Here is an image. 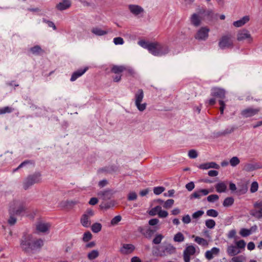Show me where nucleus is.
<instances>
[{
    "label": "nucleus",
    "mask_w": 262,
    "mask_h": 262,
    "mask_svg": "<svg viewBox=\"0 0 262 262\" xmlns=\"http://www.w3.org/2000/svg\"><path fill=\"white\" fill-rule=\"evenodd\" d=\"M20 247L23 251L28 254H33L39 251L43 245L41 239H34L31 234H24L20 240Z\"/></svg>",
    "instance_id": "f257e3e1"
},
{
    "label": "nucleus",
    "mask_w": 262,
    "mask_h": 262,
    "mask_svg": "<svg viewBox=\"0 0 262 262\" xmlns=\"http://www.w3.org/2000/svg\"><path fill=\"white\" fill-rule=\"evenodd\" d=\"M41 173L39 172L29 175L23 182V188L25 190L29 189L34 184L39 183L41 181Z\"/></svg>",
    "instance_id": "f03ea898"
},
{
    "label": "nucleus",
    "mask_w": 262,
    "mask_h": 262,
    "mask_svg": "<svg viewBox=\"0 0 262 262\" xmlns=\"http://www.w3.org/2000/svg\"><path fill=\"white\" fill-rule=\"evenodd\" d=\"M170 51L168 46L161 44L157 42H154L152 54L156 56H162L167 54Z\"/></svg>",
    "instance_id": "7ed1b4c3"
},
{
    "label": "nucleus",
    "mask_w": 262,
    "mask_h": 262,
    "mask_svg": "<svg viewBox=\"0 0 262 262\" xmlns=\"http://www.w3.org/2000/svg\"><path fill=\"white\" fill-rule=\"evenodd\" d=\"M25 204L21 201L14 200L10 204L9 211L10 213L20 214L25 211Z\"/></svg>",
    "instance_id": "20e7f679"
},
{
    "label": "nucleus",
    "mask_w": 262,
    "mask_h": 262,
    "mask_svg": "<svg viewBox=\"0 0 262 262\" xmlns=\"http://www.w3.org/2000/svg\"><path fill=\"white\" fill-rule=\"evenodd\" d=\"M144 98V92L142 89H139L135 94V104L140 112H143L146 108L147 103H142Z\"/></svg>",
    "instance_id": "39448f33"
},
{
    "label": "nucleus",
    "mask_w": 262,
    "mask_h": 262,
    "mask_svg": "<svg viewBox=\"0 0 262 262\" xmlns=\"http://www.w3.org/2000/svg\"><path fill=\"white\" fill-rule=\"evenodd\" d=\"M157 255L163 257L176 252V248L171 244H167L158 247Z\"/></svg>",
    "instance_id": "423d86ee"
},
{
    "label": "nucleus",
    "mask_w": 262,
    "mask_h": 262,
    "mask_svg": "<svg viewBox=\"0 0 262 262\" xmlns=\"http://www.w3.org/2000/svg\"><path fill=\"white\" fill-rule=\"evenodd\" d=\"M94 215V211L91 209H88L81 216L80 223L84 227H89L91 225V218Z\"/></svg>",
    "instance_id": "0eeeda50"
},
{
    "label": "nucleus",
    "mask_w": 262,
    "mask_h": 262,
    "mask_svg": "<svg viewBox=\"0 0 262 262\" xmlns=\"http://www.w3.org/2000/svg\"><path fill=\"white\" fill-rule=\"evenodd\" d=\"M215 14L214 11L211 9H206L203 6H198L191 16H211Z\"/></svg>",
    "instance_id": "6e6552de"
},
{
    "label": "nucleus",
    "mask_w": 262,
    "mask_h": 262,
    "mask_svg": "<svg viewBox=\"0 0 262 262\" xmlns=\"http://www.w3.org/2000/svg\"><path fill=\"white\" fill-rule=\"evenodd\" d=\"M219 46L222 49L232 47V36L230 34L223 36L219 41Z\"/></svg>",
    "instance_id": "1a4fd4ad"
},
{
    "label": "nucleus",
    "mask_w": 262,
    "mask_h": 262,
    "mask_svg": "<svg viewBox=\"0 0 262 262\" xmlns=\"http://www.w3.org/2000/svg\"><path fill=\"white\" fill-rule=\"evenodd\" d=\"M196 249L193 245L187 246L183 251V259L185 262H190L191 256L194 255Z\"/></svg>",
    "instance_id": "9d476101"
},
{
    "label": "nucleus",
    "mask_w": 262,
    "mask_h": 262,
    "mask_svg": "<svg viewBox=\"0 0 262 262\" xmlns=\"http://www.w3.org/2000/svg\"><path fill=\"white\" fill-rule=\"evenodd\" d=\"M237 39L239 41L246 40L248 43L251 42L253 40L249 31L246 30H242L238 32L237 34Z\"/></svg>",
    "instance_id": "9b49d317"
},
{
    "label": "nucleus",
    "mask_w": 262,
    "mask_h": 262,
    "mask_svg": "<svg viewBox=\"0 0 262 262\" xmlns=\"http://www.w3.org/2000/svg\"><path fill=\"white\" fill-rule=\"evenodd\" d=\"M209 29L206 27L201 28L195 35V38L198 40H206L208 37Z\"/></svg>",
    "instance_id": "f8f14e48"
},
{
    "label": "nucleus",
    "mask_w": 262,
    "mask_h": 262,
    "mask_svg": "<svg viewBox=\"0 0 262 262\" xmlns=\"http://www.w3.org/2000/svg\"><path fill=\"white\" fill-rule=\"evenodd\" d=\"M128 10L132 14L135 15H143L144 14V9L137 5H129L128 6Z\"/></svg>",
    "instance_id": "ddd939ff"
},
{
    "label": "nucleus",
    "mask_w": 262,
    "mask_h": 262,
    "mask_svg": "<svg viewBox=\"0 0 262 262\" xmlns=\"http://www.w3.org/2000/svg\"><path fill=\"white\" fill-rule=\"evenodd\" d=\"M210 191L207 189H201L194 191L190 196V199H200L203 196L207 195Z\"/></svg>",
    "instance_id": "4468645a"
},
{
    "label": "nucleus",
    "mask_w": 262,
    "mask_h": 262,
    "mask_svg": "<svg viewBox=\"0 0 262 262\" xmlns=\"http://www.w3.org/2000/svg\"><path fill=\"white\" fill-rule=\"evenodd\" d=\"M259 108H248L243 110L241 114L244 117L248 118L254 116L259 112Z\"/></svg>",
    "instance_id": "2eb2a0df"
},
{
    "label": "nucleus",
    "mask_w": 262,
    "mask_h": 262,
    "mask_svg": "<svg viewBox=\"0 0 262 262\" xmlns=\"http://www.w3.org/2000/svg\"><path fill=\"white\" fill-rule=\"evenodd\" d=\"M135 249V246L132 244H124L120 249L121 253L128 254L132 253Z\"/></svg>",
    "instance_id": "dca6fc26"
},
{
    "label": "nucleus",
    "mask_w": 262,
    "mask_h": 262,
    "mask_svg": "<svg viewBox=\"0 0 262 262\" xmlns=\"http://www.w3.org/2000/svg\"><path fill=\"white\" fill-rule=\"evenodd\" d=\"M211 95L221 99H224L225 97V91L221 89L214 88L211 90Z\"/></svg>",
    "instance_id": "f3484780"
},
{
    "label": "nucleus",
    "mask_w": 262,
    "mask_h": 262,
    "mask_svg": "<svg viewBox=\"0 0 262 262\" xmlns=\"http://www.w3.org/2000/svg\"><path fill=\"white\" fill-rule=\"evenodd\" d=\"M220 252V249L216 247L212 248L210 250H208L205 252V257L210 260L213 258L214 255H217Z\"/></svg>",
    "instance_id": "a211bd4d"
},
{
    "label": "nucleus",
    "mask_w": 262,
    "mask_h": 262,
    "mask_svg": "<svg viewBox=\"0 0 262 262\" xmlns=\"http://www.w3.org/2000/svg\"><path fill=\"white\" fill-rule=\"evenodd\" d=\"M215 188L217 192H225L227 190V184L225 182H220L215 184Z\"/></svg>",
    "instance_id": "6ab92c4d"
},
{
    "label": "nucleus",
    "mask_w": 262,
    "mask_h": 262,
    "mask_svg": "<svg viewBox=\"0 0 262 262\" xmlns=\"http://www.w3.org/2000/svg\"><path fill=\"white\" fill-rule=\"evenodd\" d=\"M259 168L260 166L257 163H247L244 164L243 170L247 172H250Z\"/></svg>",
    "instance_id": "aec40b11"
},
{
    "label": "nucleus",
    "mask_w": 262,
    "mask_h": 262,
    "mask_svg": "<svg viewBox=\"0 0 262 262\" xmlns=\"http://www.w3.org/2000/svg\"><path fill=\"white\" fill-rule=\"evenodd\" d=\"M51 225L48 223L40 222L36 225V229L41 232H46L49 230Z\"/></svg>",
    "instance_id": "412c9836"
},
{
    "label": "nucleus",
    "mask_w": 262,
    "mask_h": 262,
    "mask_svg": "<svg viewBox=\"0 0 262 262\" xmlns=\"http://www.w3.org/2000/svg\"><path fill=\"white\" fill-rule=\"evenodd\" d=\"M138 45L144 49H146L151 54L154 47V42H148L145 40H141L138 41Z\"/></svg>",
    "instance_id": "4be33fe9"
},
{
    "label": "nucleus",
    "mask_w": 262,
    "mask_h": 262,
    "mask_svg": "<svg viewBox=\"0 0 262 262\" xmlns=\"http://www.w3.org/2000/svg\"><path fill=\"white\" fill-rule=\"evenodd\" d=\"M88 69V67H85L83 69H80L74 72L71 77L70 80L71 81H75L78 78L81 76Z\"/></svg>",
    "instance_id": "5701e85b"
},
{
    "label": "nucleus",
    "mask_w": 262,
    "mask_h": 262,
    "mask_svg": "<svg viewBox=\"0 0 262 262\" xmlns=\"http://www.w3.org/2000/svg\"><path fill=\"white\" fill-rule=\"evenodd\" d=\"M71 5L70 0H62L56 6V7L59 10H64L69 8Z\"/></svg>",
    "instance_id": "b1692460"
},
{
    "label": "nucleus",
    "mask_w": 262,
    "mask_h": 262,
    "mask_svg": "<svg viewBox=\"0 0 262 262\" xmlns=\"http://www.w3.org/2000/svg\"><path fill=\"white\" fill-rule=\"evenodd\" d=\"M199 167L201 169H207L210 168L219 169L220 166L216 163L211 162L202 164L199 165Z\"/></svg>",
    "instance_id": "393cba45"
},
{
    "label": "nucleus",
    "mask_w": 262,
    "mask_h": 262,
    "mask_svg": "<svg viewBox=\"0 0 262 262\" xmlns=\"http://www.w3.org/2000/svg\"><path fill=\"white\" fill-rule=\"evenodd\" d=\"M227 252L230 256H235L241 252L237 247L235 246H229L227 248Z\"/></svg>",
    "instance_id": "a878e982"
},
{
    "label": "nucleus",
    "mask_w": 262,
    "mask_h": 262,
    "mask_svg": "<svg viewBox=\"0 0 262 262\" xmlns=\"http://www.w3.org/2000/svg\"><path fill=\"white\" fill-rule=\"evenodd\" d=\"M192 237L194 238V241L199 245L205 247L208 245V242L206 239L199 236H195L194 235H192Z\"/></svg>",
    "instance_id": "bb28decb"
},
{
    "label": "nucleus",
    "mask_w": 262,
    "mask_h": 262,
    "mask_svg": "<svg viewBox=\"0 0 262 262\" xmlns=\"http://www.w3.org/2000/svg\"><path fill=\"white\" fill-rule=\"evenodd\" d=\"M98 195L101 196L103 200L110 199L112 195V193L110 190H106L100 191L98 193Z\"/></svg>",
    "instance_id": "cd10ccee"
},
{
    "label": "nucleus",
    "mask_w": 262,
    "mask_h": 262,
    "mask_svg": "<svg viewBox=\"0 0 262 262\" xmlns=\"http://www.w3.org/2000/svg\"><path fill=\"white\" fill-rule=\"evenodd\" d=\"M125 70L124 66H113L111 69V71L115 74H119Z\"/></svg>",
    "instance_id": "c85d7f7f"
},
{
    "label": "nucleus",
    "mask_w": 262,
    "mask_h": 262,
    "mask_svg": "<svg viewBox=\"0 0 262 262\" xmlns=\"http://www.w3.org/2000/svg\"><path fill=\"white\" fill-rule=\"evenodd\" d=\"M249 20V17H242V19L233 23V25L236 27H240Z\"/></svg>",
    "instance_id": "c756f323"
},
{
    "label": "nucleus",
    "mask_w": 262,
    "mask_h": 262,
    "mask_svg": "<svg viewBox=\"0 0 262 262\" xmlns=\"http://www.w3.org/2000/svg\"><path fill=\"white\" fill-rule=\"evenodd\" d=\"M250 214L255 217L260 219L262 218V208L259 209H253L250 211Z\"/></svg>",
    "instance_id": "7c9ffc66"
},
{
    "label": "nucleus",
    "mask_w": 262,
    "mask_h": 262,
    "mask_svg": "<svg viewBox=\"0 0 262 262\" xmlns=\"http://www.w3.org/2000/svg\"><path fill=\"white\" fill-rule=\"evenodd\" d=\"M92 32L96 35L102 36L106 34L107 31L102 30L99 28L95 27L92 29Z\"/></svg>",
    "instance_id": "2f4dec72"
},
{
    "label": "nucleus",
    "mask_w": 262,
    "mask_h": 262,
    "mask_svg": "<svg viewBox=\"0 0 262 262\" xmlns=\"http://www.w3.org/2000/svg\"><path fill=\"white\" fill-rule=\"evenodd\" d=\"M234 203V199L232 197L226 198L223 203L224 207H228L232 205Z\"/></svg>",
    "instance_id": "473e14b6"
},
{
    "label": "nucleus",
    "mask_w": 262,
    "mask_h": 262,
    "mask_svg": "<svg viewBox=\"0 0 262 262\" xmlns=\"http://www.w3.org/2000/svg\"><path fill=\"white\" fill-rule=\"evenodd\" d=\"M102 225L100 223H95L91 226V229L94 233H98L101 231Z\"/></svg>",
    "instance_id": "72a5a7b5"
},
{
    "label": "nucleus",
    "mask_w": 262,
    "mask_h": 262,
    "mask_svg": "<svg viewBox=\"0 0 262 262\" xmlns=\"http://www.w3.org/2000/svg\"><path fill=\"white\" fill-rule=\"evenodd\" d=\"M30 51L34 55H39L43 52L40 47L37 45L31 48Z\"/></svg>",
    "instance_id": "f704fd0d"
},
{
    "label": "nucleus",
    "mask_w": 262,
    "mask_h": 262,
    "mask_svg": "<svg viewBox=\"0 0 262 262\" xmlns=\"http://www.w3.org/2000/svg\"><path fill=\"white\" fill-rule=\"evenodd\" d=\"M185 237L181 232L177 233L173 237V241L176 242H182L184 241Z\"/></svg>",
    "instance_id": "c9c22d12"
},
{
    "label": "nucleus",
    "mask_w": 262,
    "mask_h": 262,
    "mask_svg": "<svg viewBox=\"0 0 262 262\" xmlns=\"http://www.w3.org/2000/svg\"><path fill=\"white\" fill-rule=\"evenodd\" d=\"M252 233V229H248L246 228H242L239 231V234L242 237H247Z\"/></svg>",
    "instance_id": "e433bc0d"
},
{
    "label": "nucleus",
    "mask_w": 262,
    "mask_h": 262,
    "mask_svg": "<svg viewBox=\"0 0 262 262\" xmlns=\"http://www.w3.org/2000/svg\"><path fill=\"white\" fill-rule=\"evenodd\" d=\"M161 208H162L160 206H157L155 207L152 208L149 212V215L151 216H154L156 214L158 215Z\"/></svg>",
    "instance_id": "4c0bfd02"
},
{
    "label": "nucleus",
    "mask_w": 262,
    "mask_h": 262,
    "mask_svg": "<svg viewBox=\"0 0 262 262\" xmlns=\"http://www.w3.org/2000/svg\"><path fill=\"white\" fill-rule=\"evenodd\" d=\"M98 255V251L96 250H94L88 254V257L90 260H93L96 258Z\"/></svg>",
    "instance_id": "58836bf2"
},
{
    "label": "nucleus",
    "mask_w": 262,
    "mask_h": 262,
    "mask_svg": "<svg viewBox=\"0 0 262 262\" xmlns=\"http://www.w3.org/2000/svg\"><path fill=\"white\" fill-rule=\"evenodd\" d=\"M246 260V257L243 255L234 256L230 262H244Z\"/></svg>",
    "instance_id": "ea45409f"
},
{
    "label": "nucleus",
    "mask_w": 262,
    "mask_h": 262,
    "mask_svg": "<svg viewBox=\"0 0 262 262\" xmlns=\"http://www.w3.org/2000/svg\"><path fill=\"white\" fill-rule=\"evenodd\" d=\"M206 226L209 229H213L215 226V222L212 219H208L205 221Z\"/></svg>",
    "instance_id": "a19ab883"
},
{
    "label": "nucleus",
    "mask_w": 262,
    "mask_h": 262,
    "mask_svg": "<svg viewBox=\"0 0 262 262\" xmlns=\"http://www.w3.org/2000/svg\"><path fill=\"white\" fill-rule=\"evenodd\" d=\"M14 109L9 106H5L3 108H0V115L5 114L6 113H10L13 111Z\"/></svg>",
    "instance_id": "79ce46f5"
},
{
    "label": "nucleus",
    "mask_w": 262,
    "mask_h": 262,
    "mask_svg": "<svg viewBox=\"0 0 262 262\" xmlns=\"http://www.w3.org/2000/svg\"><path fill=\"white\" fill-rule=\"evenodd\" d=\"M206 214L208 216L215 217L218 216L219 213L216 210H215L213 209H211L208 210L206 211Z\"/></svg>",
    "instance_id": "37998d69"
},
{
    "label": "nucleus",
    "mask_w": 262,
    "mask_h": 262,
    "mask_svg": "<svg viewBox=\"0 0 262 262\" xmlns=\"http://www.w3.org/2000/svg\"><path fill=\"white\" fill-rule=\"evenodd\" d=\"M191 23L195 27H198L201 24V17H191Z\"/></svg>",
    "instance_id": "c03bdc74"
},
{
    "label": "nucleus",
    "mask_w": 262,
    "mask_h": 262,
    "mask_svg": "<svg viewBox=\"0 0 262 262\" xmlns=\"http://www.w3.org/2000/svg\"><path fill=\"white\" fill-rule=\"evenodd\" d=\"M219 199V196L217 194H211L207 196V200L210 203H213Z\"/></svg>",
    "instance_id": "a18cd8bd"
},
{
    "label": "nucleus",
    "mask_w": 262,
    "mask_h": 262,
    "mask_svg": "<svg viewBox=\"0 0 262 262\" xmlns=\"http://www.w3.org/2000/svg\"><path fill=\"white\" fill-rule=\"evenodd\" d=\"M229 163L232 166L234 167L239 164L240 161L237 157H233L230 160Z\"/></svg>",
    "instance_id": "49530a36"
},
{
    "label": "nucleus",
    "mask_w": 262,
    "mask_h": 262,
    "mask_svg": "<svg viewBox=\"0 0 262 262\" xmlns=\"http://www.w3.org/2000/svg\"><path fill=\"white\" fill-rule=\"evenodd\" d=\"M174 204V200L173 199H168L166 201L163 205V207L166 209L171 208Z\"/></svg>",
    "instance_id": "de8ad7c7"
},
{
    "label": "nucleus",
    "mask_w": 262,
    "mask_h": 262,
    "mask_svg": "<svg viewBox=\"0 0 262 262\" xmlns=\"http://www.w3.org/2000/svg\"><path fill=\"white\" fill-rule=\"evenodd\" d=\"M163 237L164 236L161 234H157L154 238L152 243L155 244H159L161 243Z\"/></svg>",
    "instance_id": "09e8293b"
},
{
    "label": "nucleus",
    "mask_w": 262,
    "mask_h": 262,
    "mask_svg": "<svg viewBox=\"0 0 262 262\" xmlns=\"http://www.w3.org/2000/svg\"><path fill=\"white\" fill-rule=\"evenodd\" d=\"M235 245L237 249H244L246 244L243 239H241L235 242Z\"/></svg>",
    "instance_id": "8fccbe9b"
},
{
    "label": "nucleus",
    "mask_w": 262,
    "mask_h": 262,
    "mask_svg": "<svg viewBox=\"0 0 262 262\" xmlns=\"http://www.w3.org/2000/svg\"><path fill=\"white\" fill-rule=\"evenodd\" d=\"M164 190L165 188L162 186L156 187L153 189L154 193L156 195L162 193Z\"/></svg>",
    "instance_id": "3c124183"
},
{
    "label": "nucleus",
    "mask_w": 262,
    "mask_h": 262,
    "mask_svg": "<svg viewBox=\"0 0 262 262\" xmlns=\"http://www.w3.org/2000/svg\"><path fill=\"white\" fill-rule=\"evenodd\" d=\"M92 237V234L89 231L86 232L84 233L82 239L84 242H86L91 239Z\"/></svg>",
    "instance_id": "603ef678"
},
{
    "label": "nucleus",
    "mask_w": 262,
    "mask_h": 262,
    "mask_svg": "<svg viewBox=\"0 0 262 262\" xmlns=\"http://www.w3.org/2000/svg\"><path fill=\"white\" fill-rule=\"evenodd\" d=\"M258 188V183L256 181L253 182L251 185L250 191L252 193H254L257 191Z\"/></svg>",
    "instance_id": "864d4df0"
},
{
    "label": "nucleus",
    "mask_w": 262,
    "mask_h": 262,
    "mask_svg": "<svg viewBox=\"0 0 262 262\" xmlns=\"http://www.w3.org/2000/svg\"><path fill=\"white\" fill-rule=\"evenodd\" d=\"M227 237L228 238H234V239H236L237 238V236H236V231L235 229H232L231 230H230L228 233V234H227Z\"/></svg>",
    "instance_id": "5fc2aeb1"
},
{
    "label": "nucleus",
    "mask_w": 262,
    "mask_h": 262,
    "mask_svg": "<svg viewBox=\"0 0 262 262\" xmlns=\"http://www.w3.org/2000/svg\"><path fill=\"white\" fill-rule=\"evenodd\" d=\"M29 163H32V162H31V161H29V160H26L25 161H24L23 162H22L15 169H14L13 170V172H16V171H17L19 169L23 167L24 166H26L27 164H29Z\"/></svg>",
    "instance_id": "6e6d98bb"
},
{
    "label": "nucleus",
    "mask_w": 262,
    "mask_h": 262,
    "mask_svg": "<svg viewBox=\"0 0 262 262\" xmlns=\"http://www.w3.org/2000/svg\"><path fill=\"white\" fill-rule=\"evenodd\" d=\"M121 216L120 215H117L111 220V223L112 225H117L120 221H121Z\"/></svg>",
    "instance_id": "4d7b16f0"
},
{
    "label": "nucleus",
    "mask_w": 262,
    "mask_h": 262,
    "mask_svg": "<svg viewBox=\"0 0 262 262\" xmlns=\"http://www.w3.org/2000/svg\"><path fill=\"white\" fill-rule=\"evenodd\" d=\"M198 156V153L195 150L191 149L188 152V156L191 159H195Z\"/></svg>",
    "instance_id": "13d9d810"
},
{
    "label": "nucleus",
    "mask_w": 262,
    "mask_h": 262,
    "mask_svg": "<svg viewBox=\"0 0 262 262\" xmlns=\"http://www.w3.org/2000/svg\"><path fill=\"white\" fill-rule=\"evenodd\" d=\"M114 43L117 45H123L124 43L123 39L120 37H115L113 39Z\"/></svg>",
    "instance_id": "bf43d9fd"
},
{
    "label": "nucleus",
    "mask_w": 262,
    "mask_h": 262,
    "mask_svg": "<svg viewBox=\"0 0 262 262\" xmlns=\"http://www.w3.org/2000/svg\"><path fill=\"white\" fill-rule=\"evenodd\" d=\"M204 212L202 210H199L192 214V217L193 219H198L200 217H201L203 214Z\"/></svg>",
    "instance_id": "052dcab7"
},
{
    "label": "nucleus",
    "mask_w": 262,
    "mask_h": 262,
    "mask_svg": "<svg viewBox=\"0 0 262 262\" xmlns=\"http://www.w3.org/2000/svg\"><path fill=\"white\" fill-rule=\"evenodd\" d=\"M194 186L195 185L194 183L193 182H190L186 185L185 187L189 191H191L194 189Z\"/></svg>",
    "instance_id": "680f3d73"
},
{
    "label": "nucleus",
    "mask_w": 262,
    "mask_h": 262,
    "mask_svg": "<svg viewBox=\"0 0 262 262\" xmlns=\"http://www.w3.org/2000/svg\"><path fill=\"white\" fill-rule=\"evenodd\" d=\"M137 197V194L135 192H131L128 195V200L129 201L135 200Z\"/></svg>",
    "instance_id": "e2e57ef3"
},
{
    "label": "nucleus",
    "mask_w": 262,
    "mask_h": 262,
    "mask_svg": "<svg viewBox=\"0 0 262 262\" xmlns=\"http://www.w3.org/2000/svg\"><path fill=\"white\" fill-rule=\"evenodd\" d=\"M219 103L220 105V110L221 114H224V110L225 107V103L222 100H220Z\"/></svg>",
    "instance_id": "0e129e2a"
},
{
    "label": "nucleus",
    "mask_w": 262,
    "mask_h": 262,
    "mask_svg": "<svg viewBox=\"0 0 262 262\" xmlns=\"http://www.w3.org/2000/svg\"><path fill=\"white\" fill-rule=\"evenodd\" d=\"M16 219L13 216H10L8 220V223L10 226L14 225L16 223Z\"/></svg>",
    "instance_id": "69168bd1"
},
{
    "label": "nucleus",
    "mask_w": 262,
    "mask_h": 262,
    "mask_svg": "<svg viewBox=\"0 0 262 262\" xmlns=\"http://www.w3.org/2000/svg\"><path fill=\"white\" fill-rule=\"evenodd\" d=\"M182 221L184 224H189L191 222V219L189 215L187 214L182 218Z\"/></svg>",
    "instance_id": "338daca9"
},
{
    "label": "nucleus",
    "mask_w": 262,
    "mask_h": 262,
    "mask_svg": "<svg viewBox=\"0 0 262 262\" xmlns=\"http://www.w3.org/2000/svg\"><path fill=\"white\" fill-rule=\"evenodd\" d=\"M168 212L166 211L162 210V209L160 210L158 216L161 218L166 217L168 216Z\"/></svg>",
    "instance_id": "774afa93"
}]
</instances>
